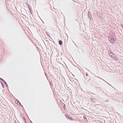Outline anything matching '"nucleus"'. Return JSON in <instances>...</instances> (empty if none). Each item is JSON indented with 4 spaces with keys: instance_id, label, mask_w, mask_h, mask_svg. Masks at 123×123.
Here are the masks:
<instances>
[{
    "instance_id": "a878e982",
    "label": "nucleus",
    "mask_w": 123,
    "mask_h": 123,
    "mask_svg": "<svg viewBox=\"0 0 123 123\" xmlns=\"http://www.w3.org/2000/svg\"><path fill=\"white\" fill-rule=\"evenodd\" d=\"M45 75L46 76V75H47V74H46L45 73Z\"/></svg>"
},
{
    "instance_id": "b1692460",
    "label": "nucleus",
    "mask_w": 123,
    "mask_h": 123,
    "mask_svg": "<svg viewBox=\"0 0 123 123\" xmlns=\"http://www.w3.org/2000/svg\"><path fill=\"white\" fill-rule=\"evenodd\" d=\"M64 106L65 107V104H64Z\"/></svg>"
},
{
    "instance_id": "f3484780",
    "label": "nucleus",
    "mask_w": 123,
    "mask_h": 123,
    "mask_svg": "<svg viewBox=\"0 0 123 123\" xmlns=\"http://www.w3.org/2000/svg\"><path fill=\"white\" fill-rule=\"evenodd\" d=\"M97 14L98 16H100V13L99 12Z\"/></svg>"
},
{
    "instance_id": "a211bd4d",
    "label": "nucleus",
    "mask_w": 123,
    "mask_h": 123,
    "mask_svg": "<svg viewBox=\"0 0 123 123\" xmlns=\"http://www.w3.org/2000/svg\"><path fill=\"white\" fill-rule=\"evenodd\" d=\"M86 76H88V73H86Z\"/></svg>"
},
{
    "instance_id": "7ed1b4c3",
    "label": "nucleus",
    "mask_w": 123,
    "mask_h": 123,
    "mask_svg": "<svg viewBox=\"0 0 123 123\" xmlns=\"http://www.w3.org/2000/svg\"><path fill=\"white\" fill-rule=\"evenodd\" d=\"M108 54L109 55L111 56L112 57H113V55H114L113 53L112 52L111 50H109L108 51ZM114 57V56H113Z\"/></svg>"
},
{
    "instance_id": "393cba45",
    "label": "nucleus",
    "mask_w": 123,
    "mask_h": 123,
    "mask_svg": "<svg viewBox=\"0 0 123 123\" xmlns=\"http://www.w3.org/2000/svg\"><path fill=\"white\" fill-rule=\"evenodd\" d=\"M87 70H88V71H89H89H90V70H88V69H87Z\"/></svg>"
},
{
    "instance_id": "6ab92c4d",
    "label": "nucleus",
    "mask_w": 123,
    "mask_h": 123,
    "mask_svg": "<svg viewBox=\"0 0 123 123\" xmlns=\"http://www.w3.org/2000/svg\"><path fill=\"white\" fill-rule=\"evenodd\" d=\"M3 79H2V78H0V80H1V81H2Z\"/></svg>"
},
{
    "instance_id": "cd10ccee",
    "label": "nucleus",
    "mask_w": 123,
    "mask_h": 123,
    "mask_svg": "<svg viewBox=\"0 0 123 123\" xmlns=\"http://www.w3.org/2000/svg\"><path fill=\"white\" fill-rule=\"evenodd\" d=\"M15 123H17L16 122H15Z\"/></svg>"
},
{
    "instance_id": "c85d7f7f",
    "label": "nucleus",
    "mask_w": 123,
    "mask_h": 123,
    "mask_svg": "<svg viewBox=\"0 0 123 123\" xmlns=\"http://www.w3.org/2000/svg\"><path fill=\"white\" fill-rule=\"evenodd\" d=\"M122 103H123V102H122Z\"/></svg>"
},
{
    "instance_id": "9d476101",
    "label": "nucleus",
    "mask_w": 123,
    "mask_h": 123,
    "mask_svg": "<svg viewBox=\"0 0 123 123\" xmlns=\"http://www.w3.org/2000/svg\"><path fill=\"white\" fill-rule=\"evenodd\" d=\"M22 118L24 120V122L25 123H27L26 120H25V118H24L23 117H22Z\"/></svg>"
},
{
    "instance_id": "f03ea898",
    "label": "nucleus",
    "mask_w": 123,
    "mask_h": 123,
    "mask_svg": "<svg viewBox=\"0 0 123 123\" xmlns=\"http://www.w3.org/2000/svg\"><path fill=\"white\" fill-rule=\"evenodd\" d=\"M93 86L96 87L100 88V86L98 84V83L97 82H95L94 83L92 84Z\"/></svg>"
},
{
    "instance_id": "412c9836",
    "label": "nucleus",
    "mask_w": 123,
    "mask_h": 123,
    "mask_svg": "<svg viewBox=\"0 0 123 123\" xmlns=\"http://www.w3.org/2000/svg\"><path fill=\"white\" fill-rule=\"evenodd\" d=\"M121 27L123 29V25H121Z\"/></svg>"
},
{
    "instance_id": "aec40b11",
    "label": "nucleus",
    "mask_w": 123,
    "mask_h": 123,
    "mask_svg": "<svg viewBox=\"0 0 123 123\" xmlns=\"http://www.w3.org/2000/svg\"><path fill=\"white\" fill-rule=\"evenodd\" d=\"M20 106H21V107H23V106L21 105L20 104Z\"/></svg>"
},
{
    "instance_id": "ddd939ff",
    "label": "nucleus",
    "mask_w": 123,
    "mask_h": 123,
    "mask_svg": "<svg viewBox=\"0 0 123 123\" xmlns=\"http://www.w3.org/2000/svg\"><path fill=\"white\" fill-rule=\"evenodd\" d=\"M15 103L16 104L17 103L18 105L20 104V103L18 101V102L17 103Z\"/></svg>"
},
{
    "instance_id": "f8f14e48",
    "label": "nucleus",
    "mask_w": 123,
    "mask_h": 123,
    "mask_svg": "<svg viewBox=\"0 0 123 123\" xmlns=\"http://www.w3.org/2000/svg\"><path fill=\"white\" fill-rule=\"evenodd\" d=\"M83 118H84V120H86L87 121V118L85 117L84 116Z\"/></svg>"
},
{
    "instance_id": "39448f33",
    "label": "nucleus",
    "mask_w": 123,
    "mask_h": 123,
    "mask_svg": "<svg viewBox=\"0 0 123 123\" xmlns=\"http://www.w3.org/2000/svg\"><path fill=\"white\" fill-rule=\"evenodd\" d=\"M26 3V6H28V8L29 10L30 11V13H31V7H30V6L28 5V4L27 3Z\"/></svg>"
},
{
    "instance_id": "f257e3e1",
    "label": "nucleus",
    "mask_w": 123,
    "mask_h": 123,
    "mask_svg": "<svg viewBox=\"0 0 123 123\" xmlns=\"http://www.w3.org/2000/svg\"><path fill=\"white\" fill-rule=\"evenodd\" d=\"M108 39L110 42L112 43H114L116 40L113 36L109 37Z\"/></svg>"
},
{
    "instance_id": "dca6fc26",
    "label": "nucleus",
    "mask_w": 123,
    "mask_h": 123,
    "mask_svg": "<svg viewBox=\"0 0 123 123\" xmlns=\"http://www.w3.org/2000/svg\"><path fill=\"white\" fill-rule=\"evenodd\" d=\"M46 34H47V35H48L49 36V33L48 32H46Z\"/></svg>"
},
{
    "instance_id": "4468645a",
    "label": "nucleus",
    "mask_w": 123,
    "mask_h": 123,
    "mask_svg": "<svg viewBox=\"0 0 123 123\" xmlns=\"http://www.w3.org/2000/svg\"><path fill=\"white\" fill-rule=\"evenodd\" d=\"M49 84H50V85L51 86H52L53 84H52V83H51V82L50 81H49Z\"/></svg>"
},
{
    "instance_id": "0eeeda50",
    "label": "nucleus",
    "mask_w": 123,
    "mask_h": 123,
    "mask_svg": "<svg viewBox=\"0 0 123 123\" xmlns=\"http://www.w3.org/2000/svg\"><path fill=\"white\" fill-rule=\"evenodd\" d=\"M59 44L61 45L62 44V41L61 40H59Z\"/></svg>"
},
{
    "instance_id": "6e6552de",
    "label": "nucleus",
    "mask_w": 123,
    "mask_h": 123,
    "mask_svg": "<svg viewBox=\"0 0 123 123\" xmlns=\"http://www.w3.org/2000/svg\"><path fill=\"white\" fill-rule=\"evenodd\" d=\"M91 100H92V101L93 102H95V100L94 99L92 98H90Z\"/></svg>"
},
{
    "instance_id": "20e7f679",
    "label": "nucleus",
    "mask_w": 123,
    "mask_h": 123,
    "mask_svg": "<svg viewBox=\"0 0 123 123\" xmlns=\"http://www.w3.org/2000/svg\"><path fill=\"white\" fill-rule=\"evenodd\" d=\"M88 18L91 19H92V15L91 13L90 12V11H88Z\"/></svg>"
},
{
    "instance_id": "2eb2a0df",
    "label": "nucleus",
    "mask_w": 123,
    "mask_h": 123,
    "mask_svg": "<svg viewBox=\"0 0 123 123\" xmlns=\"http://www.w3.org/2000/svg\"><path fill=\"white\" fill-rule=\"evenodd\" d=\"M69 119L72 121H73V119L72 118V117H70Z\"/></svg>"
},
{
    "instance_id": "1a4fd4ad",
    "label": "nucleus",
    "mask_w": 123,
    "mask_h": 123,
    "mask_svg": "<svg viewBox=\"0 0 123 123\" xmlns=\"http://www.w3.org/2000/svg\"><path fill=\"white\" fill-rule=\"evenodd\" d=\"M65 115L66 116V118L69 119L70 117H69V116L67 115H66V114H65Z\"/></svg>"
},
{
    "instance_id": "423d86ee",
    "label": "nucleus",
    "mask_w": 123,
    "mask_h": 123,
    "mask_svg": "<svg viewBox=\"0 0 123 123\" xmlns=\"http://www.w3.org/2000/svg\"><path fill=\"white\" fill-rule=\"evenodd\" d=\"M2 81L4 83L5 85L8 87V86L5 81L3 79Z\"/></svg>"
},
{
    "instance_id": "9b49d317",
    "label": "nucleus",
    "mask_w": 123,
    "mask_h": 123,
    "mask_svg": "<svg viewBox=\"0 0 123 123\" xmlns=\"http://www.w3.org/2000/svg\"><path fill=\"white\" fill-rule=\"evenodd\" d=\"M0 82H1V85H2V86L3 87H4V85L1 82V81H0Z\"/></svg>"
},
{
    "instance_id": "bb28decb",
    "label": "nucleus",
    "mask_w": 123,
    "mask_h": 123,
    "mask_svg": "<svg viewBox=\"0 0 123 123\" xmlns=\"http://www.w3.org/2000/svg\"><path fill=\"white\" fill-rule=\"evenodd\" d=\"M20 116H21V117H22V116L21 115H20Z\"/></svg>"
},
{
    "instance_id": "4be33fe9",
    "label": "nucleus",
    "mask_w": 123,
    "mask_h": 123,
    "mask_svg": "<svg viewBox=\"0 0 123 123\" xmlns=\"http://www.w3.org/2000/svg\"><path fill=\"white\" fill-rule=\"evenodd\" d=\"M106 82L107 83V82ZM108 83V84H109V85L112 86L111 85H110V84H109V83Z\"/></svg>"
},
{
    "instance_id": "5701e85b",
    "label": "nucleus",
    "mask_w": 123,
    "mask_h": 123,
    "mask_svg": "<svg viewBox=\"0 0 123 123\" xmlns=\"http://www.w3.org/2000/svg\"><path fill=\"white\" fill-rule=\"evenodd\" d=\"M30 122H31V123H33L30 120Z\"/></svg>"
}]
</instances>
